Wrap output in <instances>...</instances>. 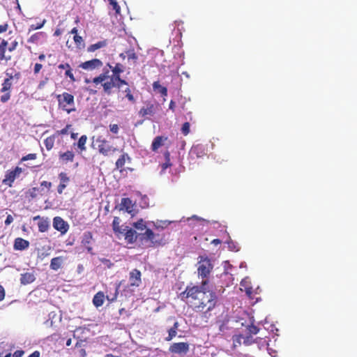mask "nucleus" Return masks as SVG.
I'll use <instances>...</instances> for the list:
<instances>
[{
  "instance_id": "obj_1",
  "label": "nucleus",
  "mask_w": 357,
  "mask_h": 357,
  "mask_svg": "<svg viewBox=\"0 0 357 357\" xmlns=\"http://www.w3.org/2000/svg\"><path fill=\"white\" fill-rule=\"evenodd\" d=\"M208 280H202L201 285H188L178 298L188 305L194 312L200 313L202 317L208 319L211 312L218 305V297L215 291L207 290Z\"/></svg>"
},
{
  "instance_id": "obj_2",
  "label": "nucleus",
  "mask_w": 357,
  "mask_h": 357,
  "mask_svg": "<svg viewBox=\"0 0 357 357\" xmlns=\"http://www.w3.org/2000/svg\"><path fill=\"white\" fill-rule=\"evenodd\" d=\"M107 66L112 72V76H109V70L104 69L103 73L93 78L92 82L97 86L100 85L102 91L107 96L112 95L113 89H120L123 85H128V82L121 78V74L125 70V66L121 63H116L115 66L107 63Z\"/></svg>"
},
{
  "instance_id": "obj_3",
  "label": "nucleus",
  "mask_w": 357,
  "mask_h": 357,
  "mask_svg": "<svg viewBox=\"0 0 357 357\" xmlns=\"http://www.w3.org/2000/svg\"><path fill=\"white\" fill-rule=\"evenodd\" d=\"M124 234L125 240L128 243H135L137 238L142 244L149 242V246L153 247L155 245H160L162 243L163 237L160 236L158 234H155L151 229H146L144 233L137 234L135 230L128 229Z\"/></svg>"
},
{
  "instance_id": "obj_4",
  "label": "nucleus",
  "mask_w": 357,
  "mask_h": 357,
  "mask_svg": "<svg viewBox=\"0 0 357 357\" xmlns=\"http://www.w3.org/2000/svg\"><path fill=\"white\" fill-rule=\"evenodd\" d=\"M92 146L96 149L98 152L103 156H109L114 154L118 149L114 146L110 142L107 140L102 136H98L93 142Z\"/></svg>"
},
{
  "instance_id": "obj_5",
  "label": "nucleus",
  "mask_w": 357,
  "mask_h": 357,
  "mask_svg": "<svg viewBox=\"0 0 357 357\" xmlns=\"http://www.w3.org/2000/svg\"><path fill=\"white\" fill-rule=\"evenodd\" d=\"M56 99L59 109L68 114H70L71 112L76 111L75 98L73 95L67 92H63L61 94L57 95Z\"/></svg>"
},
{
  "instance_id": "obj_6",
  "label": "nucleus",
  "mask_w": 357,
  "mask_h": 357,
  "mask_svg": "<svg viewBox=\"0 0 357 357\" xmlns=\"http://www.w3.org/2000/svg\"><path fill=\"white\" fill-rule=\"evenodd\" d=\"M198 261L197 273L199 277H201L202 280H208L211 271L213 268V265L211 259L206 256H200Z\"/></svg>"
},
{
  "instance_id": "obj_7",
  "label": "nucleus",
  "mask_w": 357,
  "mask_h": 357,
  "mask_svg": "<svg viewBox=\"0 0 357 357\" xmlns=\"http://www.w3.org/2000/svg\"><path fill=\"white\" fill-rule=\"evenodd\" d=\"M7 75H8V77L6 78L2 84V87L1 89V92L5 93L3 96H1V102H6L9 100L10 98V89L12 88V79L13 78V76L12 74L8 75L7 73Z\"/></svg>"
},
{
  "instance_id": "obj_8",
  "label": "nucleus",
  "mask_w": 357,
  "mask_h": 357,
  "mask_svg": "<svg viewBox=\"0 0 357 357\" xmlns=\"http://www.w3.org/2000/svg\"><path fill=\"white\" fill-rule=\"evenodd\" d=\"M22 172V169L20 167H16L13 170L7 171L5 174V177L2 181L3 184L12 187L14 181L21 174Z\"/></svg>"
},
{
  "instance_id": "obj_9",
  "label": "nucleus",
  "mask_w": 357,
  "mask_h": 357,
  "mask_svg": "<svg viewBox=\"0 0 357 357\" xmlns=\"http://www.w3.org/2000/svg\"><path fill=\"white\" fill-rule=\"evenodd\" d=\"M190 349V345L188 342H175L169 346V351L172 354L180 356L185 355Z\"/></svg>"
},
{
  "instance_id": "obj_10",
  "label": "nucleus",
  "mask_w": 357,
  "mask_h": 357,
  "mask_svg": "<svg viewBox=\"0 0 357 357\" xmlns=\"http://www.w3.org/2000/svg\"><path fill=\"white\" fill-rule=\"evenodd\" d=\"M54 228L60 231L61 234H65L69 229V225L62 218L56 216L53 219Z\"/></svg>"
},
{
  "instance_id": "obj_11",
  "label": "nucleus",
  "mask_w": 357,
  "mask_h": 357,
  "mask_svg": "<svg viewBox=\"0 0 357 357\" xmlns=\"http://www.w3.org/2000/svg\"><path fill=\"white\" fill-rule=\"evenodd\" d=\"M102 62L100 59H93L82 63L79 65V68L86 70H93L102 67Z\"/></svg>"
},
{
  "instance_id": "obj_12",
  "label": "nucleus",
  "mask_w": 357,
  "mask_h": 357,
  "mask_svg": "<svg viewBox=\"0 0 357 357\" xmlns=\"http://www.w3.org/2000/svg\"><path fill=\"white\" fill-rule=\"evenodd\" d=\"M232 340L234 347L240 346L242 340L245 345H250L254 343V339L251 336H245V335L239 334L235 335L232 337Z\"/></svg>"
},
{
  "instance_id": "obj_13",
  "label": "nucleus",
  "mask_w": 357,
  "mask_h": 357,
  "mask_svg": "<svg viewBox=\"0 0 357 357\" xmlns=\"http://www.w3.org/2000/svg\"><path fill=\"white\" fill-rule=\"evenodd\" d=\"M141 276V272L138 269L135 268L131 271L129 274V282L130 286L139 287L142 283Z\"/></svg>"
},
{
  "instance_id": "obj_14",
  "label": "nucleus",
  "mask_w": 357,
  "mask_h": 357,
  "mask_svg": "<svg viewBox=\"0 0 357 357\" xmlns=\"http://www.w3.org/2000/svg\"><path fill=\"white\" fill-rule=\"evenodd\" d=\"M93 241V234L91 231H86L84 233L82 238V244L86 248L88 252L93 254V248L91 246Z\"/></svg>"
},
{
  "instance_id": "obj_15",
  "label": "nucleus",
  "mask_w": 357,
  "mask_h": 357,
  "mask_svg": "<svg viewBox=\"0 0 357 357\" xmlns=\"http://www.w3.org/2000/svg\"><path fill=\"white\" fill-rule=\"evenodd\" d=\"M59 178L60 180V183L57 187V192L59 194L61 195L64 189L66 188L68 183H69L70 178L65 172L59 173Z\"/></svg>"
},
{
  "instance_id": "obj_16",
  "label": "nucleus",
  "mask_w": 357,
  "mask_h": 357,
  "mask_svg": "<svg viewBox=\"0 0 357 357\" xmlns=\"http://www.w3.org/2000/svg\"><path fill=\"white\" fill-rule=\"evenodd\" d=\"M34 220H38V231L40 232H45L48 230L50 227V222L48 220V218H41L39 215H37L33 218Z\"/></svg>"
},
{
  "instance_id": "obj_17",
  "label": "nucleus",
  "mask_w": 357,
  "mask_h": 357,
  "mask_svg": "<svg viewBox=\"0 0 357 357\" xmlns=\"http://www.w3.org/2000/svg\"><path fill=\"white\" fill-rule=\"evenodd\" d=\"M126 160L130 162L131 158L127 153H123L116 161V169H119L121 172H122L124 170V165Z\"/></svg>"
},
{
  "instance_id": "obj_18",
  "label": "nucleus",
  "mask_w": 357,
  "mask_h": 357,
  "mask_svg": "<svg viewBox=\"0 0 357 357\" xmlns=\"http://www.w3.org/2000/svg\"><path fill=\"white\" fill-rule=\"evenodd\" d=\"M29 242L22 238L18 237L15 239L13 248L15 250H24L29 247Z\"/></svg>"
},
{
  "instance_id": "obj_19",
  "label": "nucleus",
  "mask_w": 357,
  "mask_h": 357,
  "mask_svg": "<svg viewBox=\"0 0 357 357\" xmlns=\"http://www.w3.org/2000/svg\"><path fill=\"white\" fill-rule=\"evenodd\" d=\"M155 111V107L153 104L149 102L146 105V107H143L139 112V116L144 117L146 116H152L154 114Z\"/></svg>"
},
{
  "instance_id": "obj_20",
  "label": "nucleus",
  "mask_w": 357,
  "mask_h": 357,
  "mask_svg": "<svg viewBox=\"0 0 357 357\" xmlns=\"http://www.w3.org/2000/svg\"><path fill=\"white\" fill-rule=\"evenodd\" d=\"M59 160L62 163H68L69 162H73L75 158V153L72 151H67L66 152H60L59 154Z\"/></svg>"
},
{
  "instance_id": "obj_21",
  "label": "nucleus",
  "mask_w": 357,
  "mask_h": 357,
  "mask_svg": "<svg viewBox=\"0 0 357 357\" xmlns=\"http://www.w3.org/2000/svg\"><path fill=\"white\" fill-rule=\"evenodd\" d=\"M120 206L121 210H125L128 213L133 211L134 204L130 198H122Z\"/></svg>"
},
{
  "instance_id": "obj_22",
  "label": "nucleus",
  "mask_w": 357,
  "mask_h": 357,
  "mask_svg": "<svg viewBox=\"0 0 357 357\" xmlns=\"http://www.w3.org/2000/svg\"><path fill=\"white\" fill-rule=\"evenodd\" d=\"M167 137L163 136H157L155 137L151 144V150L153 151H157L158 149L163 145L164 142L167 141Z\"/></svg>"
},
{
  "instance_id": "obj_23",
  "label": "nucleus",
  "mask_w": 357,
  "mask_h": 357,
  "mask_svg": "<svg viewBox=\"0 0 357 357\" xmlns=\"http://www.w3.org/2000/svg\"><path fill=\"white\" fill-rule=\"evenodd\" d=\"M105 301V294L102 291H98L96 293L93 298V304L96 307H99L102 306Z\"/></svg>"
},
{
  "instance_id": "obj_24",
  "label": "nucleus",
  "mask_w": 357,
  "mask_h": 357,
  "mask_svg": "<svg viewBox=\"0 0 357 357\" xmlns=\"http://www.w3.org/2000/svg\"><path fill=\"white\" fill-rule=\"evenodd\" d=\"M63 263V257L60 256V257H54L51 259V261H50V268L54 271H57L61 267Z\"/></svg>"
},
{
  "instance_id": "obj_25",
  "label": "nucleus",
  "mask_w": 357,
  "mask_h": 357,
  "mask_svg": "<svg viewBox=\"0 0 357 357\" xmlns=\"http://www.w3.org/2000/svg\"><path fill=\"white\" fill-rule=\"evenodd\" d=\"M36 280L35 275L32 273H24L21 274L20 282L22 284L32 283Z\"/></svg>"
},
{
  "instance_id": "obj_26",
  "label": "nucleus",
  "mask_w": 357,
  "mask_h": 357,
  "mask_svg": "<svg viewBox=\"0 0 357 357\" xmlns=\"http://www.w3.org/2000/svg\"><path fill=\"white\" fill-rule=\"evenodd\" d=\"M43 188L33 187L30 188L26 192V197H30L31 199H34L37 197L38 195H43Z\"/></svg>"
},
{
  "instance_id": "obj_27",
  "label": "nucleus",
  "mask_w": 357,
  "mask_h": 357,
  "mask_svg": "<svg viewBox=\"0 0 357 357\" xmlns=\"http://www.w3.org/2000/svg\"><path fill=\"white\" fill-rule=\"evenodd\" d=\"M107 45V41L106 40L98 41L96 43L89 45L87 48L89 52H93L96 50L105 47Z\"/></svg>"
},
{
  "instance_id": "obj_28",
  "label": "nucleus",
  "mask_w": 357,
  "mask_h": 357,
  "mask_svg": "<svg viewBox=\"0 0 357 357\" xmlns=\"http://www.w3.org/2000/svg\"><path fill=\"white\" fill-rule=\"evenodd\" d=\"M179 324L178 321H175L173 326L169 329L168 335L165 337V340L169 342L172 340L174 337L176 336L177 330L178 328Z\"/></svg>"
},
{
  "instance_id": "obj_29",
  "label": "nucleus",
  "mask_w": 357,
  "mask_h": 357,
  "mask_svg": "<svg viewBox=\"0 0 357 357\" xmlns=\"http://www.w3.org/2000/svg\"><path fill=\"white\" fill-rule=\"evenodd\" d=\"M7 45H8L7 40L3 39L0 43V61H3V60L8 61L10 59V57L6 58L5 56V52L6 50Z\"/></svg>"
},
{
  "instance_id": "obj_30",
  "label": "nucleus",
  "mask_w": 357,
  "mask_h": 357,
  "mask_svg": "<svg viewBox=\"0 0 357 357\" xmlns=\"http://www.w3.org/2000/svg\"><path fill=\"white\" fill-rule=\"evenodd\" d=\"M56 137V134H54L44 140V144L47 151H50L54 145L55 138Z\"/></svg>"
},
{
  "instance_id": "obj_31",
  "label": "nucleus",
  "mask_w": 357,
  "mask_h": 357,
  "mask_svg": "<svg viewBox=\"0 0 357 357\" xmlns=\"http://www.w3.org/2000/svg\"><path fill=\"white\" fill-rule=\"evenodd\" d=\"M259 331V328L254 324L248 325L245 328L246 334L245 336H251L252 337V335L257 334Z\"/></svg>"
},
{
  "instance_id": "obj_32",
  "label": "nucleus",
  "mask_w": 357,
  "mask_h": 357,
  "mask_svg": "<svg viewBox=\"0 0 357 357\" xmlns=\"http://www.w3.org/2000/svg\"><path fill=\"white\" fill-rule=\"evenodd\" d=\"M112 229L116 234H122L123 231L120 227V219L119 217H114L112 222Z\"/></svg>"
},
{
  "instance_id": "obj_33",
  "label": "nucleus",
  "mask_w": 357,
  "mask_h": 357,
  "mask_svg": "<svg viewBox=\"0 0 357 357\" xmlns=\"http://www.w3.org/2000/svg\"><path fill=\"white\" fill-rule=\"evenodd\" d=\"M87 141L86 135H82L78 142H77V147L80 149V151H83L86 150V144Z\"/></svg>"
},
{
  "instance_id": "obj_34",
  "label": "nucleus",
  "mask_w": 357,
  "mask_h": 357,
  "mask_svg": "<svg viewBox=\"0 0 357 357\" xmlns=\"http://www.w3.org/2000/svg\"><path fill=\"white\" fill-rule=\"evenodd\" d=\"M126 86L127 87L125 89V90L123 91V92L126 93V98L128 99L129 102H130L131 103H135L136 102V100L133 94L132 93V91L128 84Z\"/></svg>"
},
{
  "instance_id": "obj_35",
  "label": "nucleus",
  "mask_w": 357,
  "mask_h": 357,
  "mask_svg": "<svg viewBox=\"0 0 357 357\" xmlns=\"http://www.w3.org/2000/svg\"><path fill=\"white\" fill-rule=\"evenodd\" d=\"M126 54L128 56V60H133L134 63H135L138 59V56L135 52V50L133 49L128 50L126 52Z\"/></svg>"
},
{
  "instance_id": "obj_36",
  "label": "nucleus",
  "mask_w": 357,
  "mask_h": 357,
  "mask_svg": "<svg viewBox=\"0 0 357 357\" xmlns=\"http://www.w3.org/2000/svg\"><path fill=\"white\" fill-rule=\"evenodd\" d=\"M24 351L23 350H17L13 354L8 353L5 356H3V353H0L1 357H22Z\"/></svg>"
},
{
  "instance_id": "obj_37",
  "label": "nucleus",
  "mask_w": 357,
  "mask_h": 357,
  "mask_svg": "<svg viewBox=\"0 0 357 357\" xmlns=\"http://www.w3.org/2000/svg\"><path fill=\"white\" fill-rule=\"evenodd\" d=\"M228 248L231 251H238L239 247L238 244L234 242L230 237H229V240L227 241Z\"/></svg>"
},
{
  "instance_id": "obj_38",
  "label": "nucleus",
  "mask_w": 357,
  "mask_h": 357,
  "mask_svg": "<svg viewBox=\"0 0 357 357\" xmlns=\"http://www.w3.org/2000/svg\"><path fill=\"white\" fill-rule=\"evenodd\" d=\"M133 227L139 230L146 229V226L143 219H139L137 222H134Z\"/></svg>"
},
{
  "instance_id": "obj_39",
  "label": "nucleus",
  "mask_w": 357,
  "mask_h": 357,
  "mask_svg": "<svg viewBox=\"0 0 357 357\" xmlns=\"http://www.w3.org/2000/svg\"><path fill=\"white\" fill-rule=\"evenodd\" d=\"M165 158V162L162 164V169H165L169 167L172 166V163L170 162V153L169 151H166L164 153Z\"/></svg>"
},
{
  "instance_id": "obj_40",
  "label": "nucleus",
  "mask_w": 357,
  "mask_h": 357,
  "mask_svg": "<svg viewBox=\"0 0 357 357\" xmlns=\"http://www.w3.org/2000/svg\"><path fill=\"white\" fill-rule=\"evenodd\" d=\"M108 1L109 4L112 6L113 9L115 10L116 14H120L121 7L119 6L118 2L116 0H108Z\"/></svg>"
},
{
  "instance_id": "obj_41",
  "label": "nucleus",
  "mask_w": 357,
  "mask_h": 357,
  "mask_svg": "<svg viewBox=\"0 0 357 357\" xmlns=\"http://www.w3.org/2000/svg\"><path fill=\"white\" fill-rule=\"evenodd\" d=\"M71 127L70 124H68L64 128L57 130L54 134L58 137L59 135H67L68 133L69 129Z\"/></svg>"
},
{
  "instance_id": "obj_42",
  "label": "nucleus",
  "mask_w": 357,
  "mask_h": 357,
  "mask_svg": "<svg viewBox=\"0 0 357 357\" xmlns=\"http://www.w3.org/2000/svg\"><path fill=\"white\" fill-rule=\"evenodd\" d=\"M191 151L196 154L197 157H201V154L203 153L202 147L199 145L193 146Z\"/></svg>"
},
{
  "instance_id": "obj_43",
  "label": "nucleus",
  "mask_w": 357,
  "mask_h": 357,
  "mask_svg": "<svg viewBox=\"0 0 357 357\" xmlns=\"http://www.w3.org/2000/svg\"><path fill=\"white\" fill-rule=\"evenodd\" d=\"M181 132L184 135H188L190 132V123L185 122L183 124L181 128Z\"/></svg>"
},
{
  "instance_id": "obj_44",
  "label": "nucleus",
  "mask_w": 357,
  "mask_h": 357,
  "mask_svg": "<svg viewBox=\"0 0 357 357\" xmlns=\"http://www.w3.org/2000/svg\"><path fill=\"white\" fill-rule=\"evenodd\" d=\"M36 158H37L36 153H29V154H28L26 155L23 156L21 158V161L24 162V161H26V160H36Z\"/></svg>"
},
{
  "instance_id": "obj_45",
  "label": "nucleus",
  "mask_w": 357,
  "mask_h": 357,
  "mask_svg": "<svg viewBox=\"0 0 357 357\" xmlns=\"http://www.w3.org/2000/svg\"><path fill=\"white\" fill-rule=\"evenodd\" d=\"M73 39H74L75 44L77 46L84 45V40L82 36H78V35H75Z\"/></svg>"
},
{
  "instance_id": "obj_46",
  "label": "nucleus",
  "mask_w": 357,
  "mask_h": 357,
  "mask_svg": "<svg viewBox=\"0 0 357 357\" xmlns=\"http://www.w3.org/2000/svg\"><path fill=\"white\" fill-rule=\"evenodd\" d=\"M52 183L46 181H43L40 183V188H45L47 190H49L52 188Z\"/></svg>"
},
{
  "instance_id": "obj_47",
  "label": "nucleus",
  "mask_w": 357,
  "mask_h": 357,
  "mask_svg": "<svg viewBox=\"0 0 357 357\" xmlns=\"http://www.w3.org/2000/svg\"><path fill=\"white\" fill-rule=\"evenodd\" d=\"M109 130L114 134H117L119 131V127L117 124H110Z\"/></svg>"
},
{
  "instance_id": "obj_48",
  "label": "nucleus",
  "mask_w": 357,
  "mask_h": 357,
  "mask_svg": "<svg viewBox=\"0 0 357 357\" xmlns=\"http://www.w3.org/2000/svg\"><path fill=\"white\" fill-rule=\"evenodd\" d=\"M65 75L66 77H68L71 82H75V78L74 77L73 73H72L71 68H70L68 70H66Z\"/></svg>"
},
{
  "instance_id": "obj_49",
  "label": "nucleus",
  "mask_w": 357,
  "mask_h": 357,
  "mask_svg": "<svg viewBox=\"0 0 357 357\" xmlns=\"http://www.w3.org/2000/svg\"><path fill=\"white\" fill-rule=\"evenodd\" d=\"M43 68V65L40 63H36L33 68L34 74H38Z\"/></svg>"
},
{
  "instance_id": "obj_50",
  "label": "nucleus",
  "mask_w": 357,
  "mask_h": 357,
  "mask_svg": "<svg viewBox=\"0 0 357 357\" xmlns=\"http://www.w3.org/2000/svg\"><path fill=\"white\" fill-rule=\"evenodd\" d=\"M47 82H48V78L45 77V79L40 82V83L38 84V89H43V87L45 86V84L47 83Z\"/></svg>"
},
{
  "instance_id": "obj_51",
  "label": "nucleus",
  "mask_w": 357,
  "mask_h": 357,
  "mask_svg": "<svg viewBox=\"0 0 357 357\" xmlns=\"http://www.w3.org/2000/svg\"><path fill=\"white\" fill-rule=\"evenodd\" d=\"M45 23V20H44L43 22L42 23H40V24H37L36 26H34V25H31V29L33 30H36V29H41L44 24Z\"/></svg>"
},
{
  "instance_id": "obj_52",
  "label": "nucleus",
  "mask_w": 357,
  "mask_h": 357,
  "mask_svg": "<svg viewBox=\"0 0 357 357\" xmlns=\"http://www.w3.org/2000/svg\"><path fill=\"white\" fill-rule=\"evenodd\" d=\"M17 45H18V43L16 40L13 41L11 43V45L8 47V50L10 52H12V51L15 50L16 49Z\"/></svg>"
},
{
  "instance_id": "obj_53",
  "label": "nucleus",
  "mask_w": 357,
  "mask_h": 357,
  "mask_svg": "<svg viewBox=\"0 0 357 357\" xmlns=\"http://www.w3.org/2000/svg\"><path fill=\"white\" fill-rule=\"evenodd\" d=\"M5 298L4 288L0 284V301H3Z\"/></svg>"
},
{
  "instance_id": "obj_54",
  "label": "nucleus",
  "mask_w": 357,
  "mask_h": 357,
  "mask_svg": "<svg viewBox=\"0 0 357 357\" xmlns=\"http://www.w3.org/2000/svg\"><path fill=\"white\" fill-rule=\"evenodd\" d=\"M58 68L59 69H66V70H68L70 68V66L68 63H61V64L59 65Z\"/></svg>"
},
{
  "instance_id": "obj_55",
  "label": "nucleus",
  "mask_w": 357,
  "mask_h": 357,
  "mask_svg": "<svg viewBox=\"0 0 357 357\" xmlns=\"http://www.w3.org/2000/svg\"><path fill=\"white\" fill-rule=\"evenodd\" d=\"M13 221V218L11 215H8L5 220V224L6 225H10Z\"/></svg>"
},
{
  "instance_id": "obj_56",
  "label": "nucleus",
  "mask_w": 357,
  "mask_h": 357,
  "mask_svg": "<svg viewBox=\"0 0 357 357\" xmlns=\"http://www.w3.org/2000/svg\"><path fill=\"white\" fill-rule=\"evenodd\" d=\"M8 26L7 24H1L0 25V33L6 31L8 29Z\"/></svg>"
},
{
  "instance_id": "obj_57",
  "label": "nucleus",
  "mask_w": 357,
  "mask_h": 357,
  "mask_svg": "<svg viewBox=\"0 0 357 357\" xmlns=\"http://www.w3.org/2000/svg\"><path fill=\"white\" fill-rule=\"evenodd\" d=\"M245 293H246V294H247L250 298H252V287H245Z\"/></svg>"
},
{
  "instance_id": "obj_58",
  "label": "nucleus",
  "mask_w": 357,
  "mask_h": 357,
  "mask_svg": "<svg viewBox=\"0 0 357 357\" xmlns=\"http://www.w3.org/2000/svg\"><path fill=\"white\" fill-rule=\"evenodd\" d=\"M40 353L38 351H33L31 354H30L28 357H40Z\"/></svg>"
},
{
  "instance_id": "obj_59",
  "label": "nucleus",
  "mask_w": 357,
  "mask_h": 357,
  "mask_svg": "<svg viewBox=\"0 0 357 357\" xmlns=\"http://www.w3.org/2000/svg\"><path fill=\"white\" fill-rule=\"evenodd\" d=\"M175 106H176L175 102L174 100H171L169 102V109H171L174 112V109H175Z\"/></svg>"
},
{
  "instance_id": "obj_60",
  "label": "nucleus",
  "mask_w": 357,
  "mask_h": 357,
  "mask_svg": "<svg viewBox=\"0 0 357 357\" xmlns=\"http://www.w3.org/2000/svg\"><path fill=\"white\" fill-rule=\"evenodd\" d=\"M160 93L162 96H166L167 95V89L165 87H160Z\"/></svg>"
},
{
  "instance_id": "obj_61",
  "label": "nucleus",
  "mask_w": 357,
  "mask_h": 357,
  "mask_svg": "<svg viewBox=\"0 0 357 357\" xmlns=\"http://www.w3.org/2000/svg\"><path fill=\"white\" fill-rule=\"evenodd\" d=\"M79 356L80 357H86V352L84 349H81L79 350Z\"/></svg>"
},
{
  "instance_id": "obj_62",
  "label": "nucleus",
  "mask_w": 357,
  "mask_h": 357,
  "mask_svg": "<svg viewBox=\"0 0 357 357\" xmlns=\"http://www.w3.org/2000/svg\"><path fill=\"white\" fill-rule=\"evenodd\" d=\"M211 243L212 244H214L215 245H218V244H220L221 243V241L218 238H215V239H213L212 241H211Z\"/></svg>"
},
{
  "instance_id": "obj_63",
  "label": "nucleus",
  "mask_w": 357,
  "mask_h": 357,
  "mask_svg": "<svg viewBox=\"0 0 357 357\" xmlns=\"http://www.w3.org/2000/svg\"><path fill=\"white\" fill-rule=\"evenodd\" d=\"M38 36L37 34H34L29 39V42H34L36 40H37Z\"/></svg>"
},
{
  "instance_id": "obj_64",
  "label": "nucleus",
  "mask_w": 357,
  "mask_h": 357,
  "mask_svg": "<svg viewBox=\"0 0 357 357\" xmlns=\"http://www.w3.org/2000/svg\"><path fill=\"white\" fill-rule=\"evenodd\" d=\"M61 34V31L59 29H57L54 33V36H59Z\"/></svg>"
}]
</instances>
